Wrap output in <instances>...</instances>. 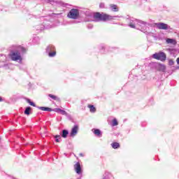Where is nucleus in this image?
<instances>
[{
	"label": "nucleus",
	"mask_w": 179,
	"mask_h": 179,
	"mask_svg": "<svg viewBox=\"0 0 179 179\" xmlns=\"http://www.w3.org/2000/svg\"><path fill=\"white\" fill-rule=\"evenodd\" d=\"M127 22L129 23V27H131V29H136V25L142 27L143 24V26L141 27V31H143V33H145V34H150V32L148 31V30H149V27H146L148 22L135 18H127Z\"/></svg>",
	"instance_id": "1"
},
{
	"label": "nucleus",
	"mask_w": 179,
	"mask_h": 179,
	"mask_svg": "<svg viewBox=\"0 0 179 179\" xmlns=\"http://www.w3.org/2000/svg\"><path fill=\"white\" fill-rule=\"evenodd\" d=\"M15 50H10V58L12 61H22V55L20 52L24 54L26 52V48L22 46L13 45Z\"/></svg>",
	"instance_id": "2"
},
{
	"label": "nucleus",
	"mask_w": 179,
	"mask_h": 179,
	"mask_svg": "<svg viewBox=\"0 0 179 179\" xmlns=\"http://www.w3.org/2000/svg\"><path fill=\"white\" fill-rule=\"evenodd\" d=\"M115 17H122V16H111L104 13H96L94 15V22H106L107 20H115Z\"/></svg>",
	"instance_id": "3"
},
{
	"label": "nucleus",
	"mask_w": 179,
	"mask_h": 179,
	"mask_svg": "<svg viewBox=\"0 0 179 179\" xmlns=\"http://www.w3.org/2000/svg\"><path fill=\"white\" fill-rule=\"evenodd\" d=\"M37 108H38V110H41L42 111H48V112L55 111V113H58L59 114H62V115H66V117H68V113H66V111L61 108L52 109L51 108L44 107V106H37Z\"/></svg>",
	"instance_id": "4"
},
{
	"label": "nucleus",
	"mask_w": 179,
	"mask_h": 179,
	"mask_svg": "<svg viewBox=\"0 0 179 179\" xmlns=\"http://www.w3.org/2000/svg\"><path fill=\"white\" fill-rule=\"evenodd\" d=\"M51 22L50 21L44 20L43 24H39L35 26V29L36 31H43L45 29H50Z\"/></svg>",
	"instance_id": "5"
},
{
	"label": "nucleus",
	"mask_w": 179,
	"mask_h": 179,
	"mask_svg": "<svg viewBox=\"0 0 179 179\" xmlns=\"http://www.w3.org/2000/svg\"><path fill=\"white\" fill-rule=\"evenodd\" d=\"M79 9L78 8H72L67 14L69 19H73L74 20L79 19Z\"/></svg>",
	"instance_id": "6"
},
{
	"label": "nucleus",
	"mask_w": 179,
	"mask_h": 179,
	"mask_svg": "<svg viewBox=\"0 0 179 179\" xmlns=\"http://www.w3.org/2000/svg\"><path fill=\"white\" fill-rule=\"evenodd\" d=\"M46 52L48 54V56L50 57L51 58L57 55V52L55 51V47L52 45H49L46 48Z\"/></svg>",
	"instance_id": "7"
},
{
	"label": "nucleus",
	"mask_w": 179,
	"mask_h": 179,
	"mask_svg": "<svg viewBox=\"0 0 179 179\" xmlns=\"http://www.w3.org/2000/svg\"><path fill=\"white\" fill-rule=\"evenodd\" d=\"M152 57L155 59H157L158 61H162V62L166 61V59L167 58V57L166 56V53L163 52H159L158 53L154 54L152 55Z\"/></svg>",
	"instance_id": "8"
},
{
	"label": "nucleus",
	"mask_w": 179,
	"mask_h": 179,
	"mask_svg": "<svg viewBox=\"0 0 179 179\" xmlns=\"http://www.w3.org/2000/svg\"><path fill=\"white\" fill-rule=\"evenodd\" d=\"M155 26L157 29H159V30H169L171 29L169 24L164 22L155 23Z\"/></svg>",
	"instance_id": "9"
},
{
	"label": "nucleus",
	"mask_w": 179,
	"mask_h": 179,
	"mask_svg": "<svg viewBox=\"0 0 179 179\" xmlns=\"http://www.w3.org/2000/svg\"><path fill=\"white\" fill-rule=\"evenodd\" d=\"M74 169L77 174H80V173H82V168L80 167V164L79 162H77L74 165Z\"/></svg>",
	"instance_id": "10"
},
{
	"label": "nucleus",
	"mask_w": 179,
	"mask_h": 179,
	"mask_svg": "<svg viewBox=\"0 0 179 179\" xmlns=\"http://www.w3.org/2000/svg\"><path fill=\"white\" fill-rule=\"evenodd\" d=\"M68 136L67 135H56L55 136V141L57 142V143H59L61 142L62 140V138H66Z\"/></svg>",
	"instance_id": "11"
},
{
	"label": "nucleus",
	"mask_w": 179,
	"mask_h": 179,
	"mask_svg": "<svg viewBox=\"0 0 179 179\" xmlns=\"http://www.w3.org/2000/svg\"><path fill=\"white\" fill-rule=\"evenodd\" d=\"M78 130H79V127H78V125H74V127L71 129V132L70 135H76V134H78Z\"/></svg>",
	"instance_id": "12"
},
{
	"label": "nucleus",
	"mask_w": 179,
	"mask_h": 179,
	"mask_svg": "<svg viewBox=\"0 0 179 179\" xmlns=\"http://www.w3.org/2000/svg\"><path fill=\"white\" fill-rule=\"evenodd\" d=\"M48 3H51V5H55V3H59V5L64 6V3L61 1H58L57 0H45Z\"/></svg>",
	"instance_id": "13"
},
{
	"label": "nucleus",
	"mask_w": 179,
	"mask_h": 179,
	"mask_svg": "<svg viewBox=\"0 0 179 179\" xmlns=\"http://www.w3.org/2000/svg\"><path fill=\"white\" fill-rule=\"evenodd\" d=\"M30 111H31V107L27 106L24 111V114H25V115H30Z\"/></svg>",
	"instance_id": "14"
},
{
	"label": "nucleus",
	"mask_w": 179,
	"mask_h": 179,
	"mask_svg": "<svg viewBox=\"0 0 179 179\" xmlns=\"http://www.w3.org/2000/svg\"><path fill=\"white\" fill-rule=\"evenodd\" d=\"M110 9L113 12H118L119 9L115 4L110 5Z\"/></svg>",
	"instance_id": "15"
},
{
	"label": "nucleus",
	"mask_w": 179,
	"mask_h": 179,
	"mask_svg": "<svg viewBox=\"0 0 179 179\" xmlns=\"http://www.w3.org/2000/svg\"><path fill=\"white\" fill-rule=\"evenodd\" d=\"M92 131L93 134H94V135H101V131H100L99 129H92Z\"/></svg>",
	"instance_id": "16"
},
{
	"label": "nucleus",
	"mask_w": 179,
	"mask_h": 179,
	"mask_svg": "<svg viewBox=\"0 0 179 179\" xmlns=\"http://www.w3.org/2000/svg\"><path fill=\"white\" fill-rule=\"evenodd\" d=\"M48 97H50L52 100H55L56 101H59V98L55 95H52L51 94H48Z\"/></svg>",
	"instance_id": "17"
},
{
	"label": "nucleus",
	"mask_w": 179,
	"mask_h": 179,
	"mask_svg": "<svg viewBox=\"0 0 179 179\" xmlns=\"http://www.w3.org/2000/svg\"><path fill=\"white\" fill-rule=\"evenodd\" d=\"M90 113H96V108L93 105L88 106Z\"/></svg>",
	"instance_id": "18"
},
{
	"label": "nucleus",
	"mask_w": 179,
	"mask_h": 179,
	"mask_svg": "<svg viewBox=\"0 0 179 179\" xmlns=\"http://www.w3.org/2000/svg\"><path fill=\"white\" fill-rule=\"evenodd\" d=\"M26 101L27 103H29L31 106H32V107H36V103H34V102L31 101V100H30L29 99L27 98Z\"/></svg>",
	"instance_id": "19"
},
{
	"label": "nucleus",
	"mask_w": 179,
	"mask_h": 179,
	"mask_svg": "<svg viewBox=\"0 0 179 179\" xmlns=\"http://www.w3.org/2000/svg\"><path fill=\"white\" fill-rule=\"evenodd\" d=\"M112 148H113V149H118V148H120V143H113L111 144Z\"/></svg>",
	"instance_id": "20"
},
{
	"label": "nucleus",
	"mask_w": 179,
	"mask_h": 179,
	"mask_svg": "<svg viewBox=\"0 0 179 179\" xmlns=\"http://www.w3.org/2000/svg\"><path fill=\"white\" fill-rule=\"evenodd\" d=\"M118 125V121L117 119H113L112 121V127H117Z\"/></svg>",
	"instance_id": "21"
},
{
	"label": "nucleus",
	"mask_w": 179,
	"mask_h": 179,
	"mask_svg": "<svg viewBox=\"0 0 179 179\" xmlns=\"http://www.w3.org/2000/svg\"><path fill=\"white\" fill-rule=\"evenodd\" d=\"M59 135H69V131H68L66 129H64L62 132H60Z\"/></svg>",
	"instance_id": "22"
},
{
	"label": "nucleus",
	"mask_w": 179,
	"mask_h": 179,
	"mask_svg": "<svg viewBox=\"0 0 179 179\" xmlns=\"http://www.w3.org/2000/svg\"><path fill=\"white\" fill-rule=\"evenodd\" d=\"M159 70L162 71V72H164V71H166V66H164V64H160Z\"/></svg>",
	"instance_id": "23"
},
{
	"label": "nucleus",
	"mask_w": 179,
	"mask_h": 179,
	"mask_svg": "<svg viewBox=\"0 0 179 179\" xmlns=\"http://www.w3.org/2000/svg\"><path fill=\"white\" fill-rule=\"evenodd\" d=\"M173 41H174V40L171 39V38L166 39V43H168V44H171L173 43Z\"/></svg>",
	"instance_id": "24"
},
{
	"label": "nucleus",
	"mask_w": 179,
	"mask_h": 179,
	"mask_svg": "<svg viewBox=\"0 0 179 179\" xmlns=\"http://www.w3.org/2000/svg\"><path fill=\"white\" fill-rule=\"evenodd\" d=\"M169 65H170L171 66L174 65V61H173V59H169Z\"/></svg>",
	"instance_id": "25"
},
{
	"label": "nucleus",
	"mask_w": 179,
	"mask_h": 179,
	"mask_svg": "<svg viewBox=\"0 0 179 179\" xmlns=\"http://www.w3.org/2000/svg\"><path fill=\"white\" fill-rule=\"evenodd\" d=\"M59 15H62V13H52L51 16H59Z\"/></svg>",
	"instance_id": "26"
},
{
	"label": "nucleus",
	"mask_w": 179,
	"mask_h": 179,
	"mask_svg": "<svg viewBox=\"0 0 179 179\" xmlns=\"http://www.w3.org/2000/svg\"><path fill=\"white\" fill-rule=\"evenodd\" d=\"M99 8H101V9H103V8H104V3H101L99 4Z\"/></svg>",
	"instance_id": "27"
},
{
	"label": "nucleus",
	"mask_w": 179,
	"mask_h": 179,
	"mask_svg": "<svg viewBox=\"0 0 179 179\" xmlns=\"http://www.w3.org/2000/svg\"><path fill=\"white\" fill-rule=\"evenodd\" d=\"M88 29H93V25L92 24H90L87 25Z\"/></svg>",
	"instance_id": "28"
},
{
	"label": "nucleus",
	"mask_w": 179,
	"mask_h": 179,
	"mask_svg": "<svg viewBox=\"0 0 179 179\" xmlns=\"http://www.w3.org/2000/svg\"><path fill=\"white\" fill-rule=\"evenodd\" d=\"M176 62H177L178 65H179V57L177 58Z\"/></svg>",
	"instance_id": "29"
},
{
	"label": "nucleus",
	"mask_w": 179,
	"mask_h": 179,
	"mask_svg": "<svg viewBox=\"0 0 179 179\" xmlns=\"http://www.w3.org/2000/svg\"><path fill=\"white\" fill-rule=\"evenodd\" d=\"M1 101H3V99H2V97L0 96V102Z\"/></svg>",
	"instance_id": "30"
},
{
	"label": "nucleus",
	"mask_w": 179,
	"mask_h": 179,
	"mask_svg": "<svg viewBox=\"0 0 179 179\" xmlns=\"http://www.w3.org/2000/svg\"><path fill=\"white\" fill-rule=\"evenodd\" d=\"M80 156L83 157V154L80 153Z\"/></svg>",
	"instance_id": "31"
},
{
	"label": "nucleus",
	"mask_w": 179,
	"mask_h": 179,
	"mask_svg": "<svg viewBox=\"0 0 179 179\" xmlns=\"http://www.w3.org/2000/svg\"><path fill=\"white\" fill-rule=\"evenodd\" d=\"M177 69H179V67H178V66L177 67Z\"/></svg>",
	"instance_id": "32"
},
{
	"label": "nucleus",
	"mask_w": 179,
	"mask_h": 179,
	"mask_svg": "<svg viewBox=\"0 0 179 179\" xmlns=\"http://www.w3.org/2000/svg\"><path fill=\"white\" fill-rule=\"evenodd\" d=\"M0 141H1V137H0Z\"/></svg>",
	"instance_id": "33"
},
{
	"label": "nucleus",
	"mask_w": 179,
	"mask_h": 179,
	"mask_svg": "<svg viewBox=\"0 0 179 179\" xmlns=\"http://www.w3.org/2000/svg\"><path fill=\"white\" fill-rule=\"evenodd\" d=\"M103 179H106V178H104Z\"/></svg>",
	"instance_id": "34"
}]
</instances>
